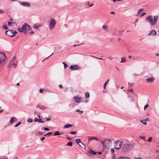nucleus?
Instances as JSON below:
<instances>
[{
    "label": "nucleus",
    "instance_id": "c03bdc74",
    "mask_svg": "<svg viewBox=\"0 0 159 159\" xmlns=\"http://www.w3.org/2000/svg\"><path fill=\"white\" fill-rule=\"evenodd\" d=\"M39 120L37 118H34V121L35 122H38Z\"/></svg>",
    "mask_w": 159,
    "mask_h": 159
},
{
    "label": "nucleus",
    "instance_id": "2eb2a0df",
    "mask_svg": "<svg viewBox=\"0 0 159 159\" xmlns=\"http://www.w3.org/2000/svg\"><path fill=\"white\" fill-rule=\"evenodd\" d=\"M157 34L156 32L154 30H152L150 33H149L148 36H155Z\"/></svg>",
    "mask_w": 159,
    "mask_h": 159
},
{
    "label": "nucleus",
    "instance_id": "1a4fd4ad",
    "mask_svg": "<svg viewBox=\"0 0 159 159\" xmlns=\"http://www.w3.org/2000/svg\"><path fill=\"white\" fill-rule=\"evenodd\" d=\"M7 57L5 54L3 52H0V59L3 60V61H5L7 59Z\"/></svg>",
    "mask_w": 159,
    "mask_h": 159
},
{
    "label": "nucleus",
    "instance_id": "e2e57ef3",
    "mask_svg": "<svg viewBox=\"0 0 159 159\" xmlns=\"http://www.w3.org/2000/svg\"><path fill=\"white\" fill-rule=\"evenodd\" d=\"M45 137H43L41 138V141H43V139H45Z\"/></svg>",
    "mask_w": 159,
    "mask_h": 159
},
{
    "label": "nucleus",
    "instance_id": "de8ad7c7",
    "mask_svg": "<svg viewBox=\"0 0 159 159\" xmlns=\"http://www.w3.org/2000/svg\"><path fill=\"white\" fill-rule=\"evenodd\" d=\"M53 54V53H52L48 57H46V58H45L42 61V62L43 61L45 60H46L47 59H48V58L49 57L51 56Z\"/></svg>",
    "mask_w": 159,
    "mask_h": 159
},
{
    "label": "nucleus",
    "instance_id": "f3484780",
    "mask_svg": "<svg viewBox=\"0 0 159 159\" xmlns=\"http://www.w3.org/2000/svg\"><path fill=\"white\" fill-rule=\"evenodd\" d=\"M102 29L106 32H107L108 31V27L107 25H104L102 26Z\"/></svg>",
    "mask_w": 159,
    "mask_h": 159
},
{
    "label": "nucleus",
    "instance_id": "f03ea898",
    "mask_svg": "<svg viewBox=\"0 0 159 159\" xmlns=\"http://www.w3.org/2000/svg\"><path fill=\"white\" fill-rule=\"evenodd\" d=\"M104 149L107 150L110 148L111 144V141L109 139H106L103 141H101Z\"/></svg>",
    "mask_w": 159,
    "mask_h": 159
},
{
    "label": "nucleus",
    "instance_id": "3c124183",
    "mask_svg": "<svg viewBox=\"0 0 159 159\" xmlns=\"http://www.w3.org/2000/svg\"><path fill=\"white\" fill-rule=\"evenodd\" d=\"M111 152L112 153H113L115 152V150L113 148H111Z\"/></svg>",
    "mask_w": 159,
    "mask_h": 159
},
{
    "label": "nucleus",
    "instance_id": "9b49d317",
    "mask_svg": "<svg viewBox=\"0 0 159 159\" xmlns=\"http://www.w3.org/2000/svg\"><path fill=\"white\" fill-rule=\"evenodd\" d=\"M155 78L153 77H150L147 78L146 81L148 83H152L155 80Z\"/></svg>",
    "mask_w": 159,
    "mask_h": 159
},
{
    "label": "nucleus",
    "instance_id": "2f4dec72",
    "mask_svg": "<svg viewBox=\"0 0 159 159\" xmlns=\"http://www.w3.org/2000/svg\"><path fill=\"white\" fill-rule=\"evenodd\" d=\"M75 111L79 112L80 114H81L83 113V111H80L79 109H77Z\"/></svg>",
    "mask_w": 159,
    "mask_h": 159
},
{
    "label": "nucleus",
    "instance_id": "052dcab7",
    "mask_svg": "<svg viewBox=\"0 0 159 159\" xmlns=\"http://www.w3.org/2000/svg\"><path fill=\"white\" fill-rule=\"evenodd\" d=\"M52 134V132H48L47 133V134Z\"/></svg>",
    "mask_w": 159,
    "mask_h": 159
},
{
    "label": "nucleus",
    "instance_id": "49530a36",
    "mask_svg": "<svg viewBox=\"0 0 159 159\" xmlns=\"http://www.w3.org/2000/svg\"><path fill=\"white\" fill-rule=\"evenodd\" d=\"M38 122L40 123H43L44 122V121L43 120H41V119L40 120L39 119V120Z\"/></svg>",
    "mask_w": 159,
    "mask_h": 159
},
{
    "label": "nucleus",
    "instance_id": "a19ab883",
    "mask_svg": "<svg viewBox=\"0 0 159 159\" xmlns=\"http://www.w3.org/2000/svg\"><path fill=\"white\" fill-rule=\"evenodd\" d=\"M139 138L141 139H142L145 140V137L144 136H142L140 135L139 136Z\"/></svg>",
    "mask_w": 159,
    "mask_h": 159
},
{
    "label": "nucleus",
    "instance_id": "c756f323",
    "mask_svg": "<svg viewBox=\"0 0 159 159\" xmlns=\"http://www.w3.org/2000/svg\"><path fill=\"white\" fill-rule=\"evenodd\" d=\"M2 27L3 28V29L4 30H6L8 29V28H7V26L5 25H2Z\"/></svg>",
    "mask_w": 159,
    "mask_h": 159
},
{
    "label": "nucleus",
    "instance_id": "58836bf2",
    "mask_svg": "<svg viewBox=\"0 0 159 159\" xmlns=\"http://www.w3.org/2000/svg\"><path fill=\"white\" fill-rule=\"evenodd\" d=\"M141 122L144 125H146V122L145 120H142L141 121Z\"/></svg>",
    "mask_w": 159,
    "mask_h": 159
},
{
    "label": "nucleus",
    "instance_id": "6e6552de",
    "mask_svg": "<svg viewBox=\"0 0 159 159\" xmlns=\"http://www.w3.org/2000/svg\"><path fill=\"white\" fill-rule=\"evenodd\" d=\"M19 3L24 7H30L31 4L28 2H19Z\"/></svg>",
    "mask_w": 159,
    "mask_h": 159
},
{
    "label": "nucleus",
    "instance_id": "4c0bfd02",
    "mask_svg": "<svg viewBox=\"0 0 159 159\" xmlns=\"http://www.w3.org/2000/svg\"><path fill=\"white\" fill-rule=\"evenodd\" d=\"M152 137H149L148 139V141L149 142H151L152 140Z\"/></svg>",
    "mask_w": 159,
    "mask_h": 159
},
{
    "label": "nucleus",
    "instance_id": "c85d7f7f",
    "mask_svg": "<svg viewBox=\"0 0 159 159\" xmlns=\"http://www.w3.org/2000/svg\"><path fill=\"white\" fill-rule=\"evenodd\" d=\"M39 108L41 109H46L47 108V107H45L43 106H40L39 107Z\"/></svg>",
    "mask_w": 159,
    "mask_h": 159
},
{
    "label": "nucleus",
    "instance_id": "774afa93",
    "mask_svg": "<svg viewBox=\"0 0 159 159\" xmlns=\"http://www.w3.org/2000/svg\"><path fill=\"white\" fill-rule=\"evenodd\" d=\"M89 2H87L85 3L86 5H89Z\"/></svg>",
    "mask_w": 159,
    "mask_h": 159
},
{
    "label": "nucleus",
    "instance_id": "ea45409f",
    "mask_svg": "<svg viewBox=\"0 0 159 159\" xmlns=\"http://www.w3.org/2000/svg\"><path fill=\"white\" fill-rule=\"evenodd\" d=\"M128 91L129 92H131V93H132L133 92V89H129L128 90Z\"/></svg>",
    "mask_w": 159,
    "mask_h": 159
},
{
    "label": "nucleus",
    "instance_id": "c9c22d12",
    "mask_svg": "<svg viewBox=\"0 0 159 159\" xmlns=\"http://www.w3.org/2000/svg\"><path fill=\"white\" fill-rule=\"evenodd\" d=\"M149 106V104L148 103H147L144 107V110H145V109L147 108Z\"/></svg>",
    "mask_w": 159,
    "mask_h": 159
},
{
    "label": "nucleus",
    "instance_id": "338daca9",
    "mask_svg": "<svg viewBox=\"0 0 159 159\" xmlns=\"http://www.w3.org/2000/svg\"><path fill=\"white\" fill-rule=\"evenodd\" d=\"M111 14H115V12L114 11H111Z\"/></svg>",
    "mask_w": 159,
    "mask_h": 159
},
{
    "label": "nucleus",
    "instance_id": "13d9d810",
    "mask_svg": "<svg viewBox=\"0 0 159 159\" xmlns=\"http://www.w3.org/2000/svg\"><path fill=\"white\" fill-rule=\"evenodd\" d=\"M112 34H113V36H115V35H118L116 34V33H115V32H113L112 33Z\"/></svg>",
    "mask_w": 159,
    "mask_h": 159
},
{
    "label": "nucleus",
    "instance_id": "b1692460",
    "mask_svg": "<svg viewBox=\"0 0 159 159\" xmlns=\"http://www.w3.org/2000/svg\"><path fill=\"white\" fill-rule=\"evenodd\" d=\"M15 118V117H12L11 119L10 120V123L11 124H13L14 122V120H13V119Z\"/></svg>",
    "mask_w": 159,
    "mask_h": 159
},
{
    "label": "nucleus",
    "instance_id": "5701e85b",
    "mask_svg": "<svg viewBox=\"0 0 159 159\" xmlns=\"http://www.w3.org/2000/svg\"><path fill=\"white\" fill-rule=\"evenodd\" d=\"M60 134V133L58 131H56L53 134V135L55 136V135H59Z\"/></svg>",
    "mask_w": 159,
    "mask_h": 159
},
{
    "label": "nucleus",
    "instance_id": "6ab92c4d",
    "mask_svg": "<svg viewBox=\"0 0 159 159\" xmlns=\"http://www.w3.org/2000/svg\"><path fill=\"white\" fill-rule=\"evenodd\" d=\"M72 125H70V124H68L64 125V128L65 129L68 128L70 127H72Z\"/></svg>",
    "mask_w": 159,
    "mask_h": 159
},
{
    "label": "nucleus",
    "instance_id": "6e6d98bb",
    "mask_svg": "<svg viewBox=\"0 0 159 159\" xmlns=\"http://www.w3.org/2000/svg\"><path fill=\"white\" fill-rule=\"evenodd\" d=\"M94 5V4L93 3H92V4H89V7H92Z\"/></svg>",
    "mask_w": 159,
    "mask_h": 159
},
{
    "label": "nucleus",
    "instance_id": "423d86ee",
    "mask_svg": "<svg viewBox=\"0 0 159 159\" xmlns=\"http://www.w3.org/2000/svg\"><path fill=\"white\" fill-rule=\"evenodd\" d=\"M123 143V141L118 140L115 142L114 143L115 148L116 149H119L120 148Z\"/></svg>",
    "mask_w": 159,
    "mask_h": 159
},
{
    "label": "nucleus",
    "instance_id": "f8f14e48",
    "mask_svg": "<svg viewBox=\"0 0 159 159\" xmlns=\"http://www.w3.org/2000/svg\"><path fill=\"white\" fill-rule=\"evenodd\" d=\"M13 31L11 30H8L5 31V34L10 37H12L14 35V34H12Z\"/></svg>",
    "mask_w": 159,
    "mask_h": 159
},
{
    "label": "nucleus",
    "instance_id": "ddd939ff",
    "mask_svg": "<svg viewBox=\"0 0 159 159\" xmlns=\"http://www.w3.org/2000/svg\"><path fill=\"white\" fill-rule=\"evenodd\" d=\"M75 141L80 146H81V145L79 144V143H80L84 146V147L85 149L86 148V146H85V145H84V143H83L82 142H81L80 139H76L75 140Z\"/></svg>",
    "mask_w": 159,
    "mask_h": 159
},
{
    "label": "nucleus",
    "instance_id": "bb28decb",
    "mask_svg": "<svg viewBox=\"0 0 159 159\" xmlns=\"http://www.w3.org/2000/svg\"><path fill=\"white\" fill-rule=\"evenodd\" d=\"M109 79H108L104 83V87H103V88L104 89H105V88H106V85H107V84L108 81H109Z\"/></svg>",
    "mask_w": 159,
    "mask_h": 159
},
{
    "label": "nucleus",
    "instance_id": "20e7f679",
    "mask_svg": "<svg viewBox=\"0 0 159 159\" xmlns=\"http://www.w3.org/2000/svg\"><path fill=\"white\" fill-rule=\"evenodd\" d=\"M31 29L30 26L27 23L23 24L21 28L20 27L18 28V30L20 32H25V33L27 32V31H29Z\"/></svg>",
    "mask_w": 159,
    "mask_h": 159
},
{
    "label": "nucleus",
    "instance_id": "473e14b6",
    "mask_svg": "<svg viewBox=\"0 0 159 159\" xmlns=\"http://www.w3.org/2000/svg\"><path fill=\"white\" fill-rule=\"evenodd\" d=\"M21 124V123L20 122H19L17 124H16L15 126V127H17L19 125H20Z\"/></svg>",
    "mask_w": 159,
    "mask_h": 159
},
{
    "label": "nucleus",
    "instance_id": "7c9ffc66",
    "mask_svg": "<svg viewBox=\"0 0 159 159\" xmlns=\"http://www.w3.org/2000/svg\"><path fill=\"white\" fill-rule=\"evenodd\" d=\"M62 63L64 64V68L65 69H66V67L68 66V65H67V64L65 62H62Z\"/></svg>",
    "mask_w": 159,
    "mask_h": 159
},
{
    "label": "nucleus",
    "instance_id": "393cba45",
    "mask_svg": "<svg viewBox=\"0 0 159 159\" xmlns=\"http://www.w3.org/2000/svg\"><path fill=\"white\" fill-rule=\"evenodd\" d=\"M85 97L86 98H88L89 97L90 94L89 93H88V92L86 93H85Z\"/></svg>",
    "mask_w": 159,
    "mask_h": 159
},
{
    "label": "nucleus",
    "instance_id": "79ce46f5",
    "mask_svg": "<svg viewBox=\"0 0 159 159\" xmlns=\"http://www.w3.org/2000/svg\"><path fill=\"white\" fill-rule=\"evenodd\" d=\"M15 61H13L12 62V65H13L14 66H15L16 65L17 63L16 62H15Z\"/></svg>",
    "mask_w": 159,
    "mask_h": 159
},
{
    "label": "nucleus",
    "instance_id": "37998d69",
    "mask_svg": "<svg viewBox=\"0 0 159 159\" xmlns=\"http://www.w3.org/2000/svg\"><path fill=\"white\" fill-rule=\"evenodd\" d=\"M77 133V131H71L70 133L71 134H75Z\"/></svg>",
    "mask_w": 159,
    "mask_h": 159
},
{
    "label": "nucleus",
    "instance_id": "39448f33",
    "mask_svg": "<svg viewBox=\"0 0 159 159\" xmlns=\"http://www.w3.org/2000/svg\"><path fill=\"white\" fill-rule=\"evenodd\" d=\"M56 22L54 18H51L49 21V29L50 30L53 29L55 26Z\"/></svg>",
    "mask_w": 159,
    "mask_h": 159
},
{
    "label": "nucleus",
    "instance_id": "864d4df0",
    "mask_svg": "<svg viewBox=\"0 0 159 159\" xmlns=\"http://www.w3.org/2000/svg\"><path fill=\"white\" fill-rule=\"evenodd\" d=\"M145 14H146V13L144 12L140 15V16H143L144 15H145Z\"/></svg>",
    "mask_w": 159,
    "mask_h": 159
},
{
    "label": "nucleus",
    "instance_id": "0e129e2a",
    "mask_svg": "<svg viewBox=\"0 0 159 159\" xmlns=\"http://www.w3.org/2000/svg\"><path fill=\"white\" fill-rule=\"evenodd\" d=\"M135 159H143L140 157H137V158H136Z\"/></svg>",
    "mask_w": 159,
    "mask_h": 159
},
{
    "label": "nucleus",
    "instance_id": "4468645a",
    "mask_svg": "<svg viewBox=\"0 0 159 159\" xmlns=\"http://www.w3.org/2000/svg\"><path fill=\"white\" fill-rule=\"evenodd\" d=\"M16 59V57H13V58L10 61L7 67L8 68L11 67L12 65V62L13 61H15Z\"/></svg>",
    "mask_w": 159,
    "mask_h": 159
},
{
    "label": "nucleus",
    "instance_id": "69168bd1",
    "mask_svg": "<svg viewBox=\"0 0 159 159\" xmlns=\"http://www.w3.org/2000/svg\"><path fill=\"white\" fill-rule=\"evenodd\" d=\"M34 32L32 31H31V32L30 33V34H34Z\"/></svg>",
    "mask_w": 159,
    "mask_h": 159
},
{
    "label": "nucleus",
    "instance_id": "603ef678",
    "mask_svg": "<svg viewBox=\"0 0 159 159\" xmlns=\"http://www.w3.org/2000/svg\"><path fill=\"white\" fill-rule=\"evenodd\" d=\"M59 87L61 89H63V86L62 84H60L59 85Z\"/></svg>",
    "mask_w": 159,
    "mask_h": 159
},
{
    "label": "nucleus",
    "instance_id": "09e8293b",
    "mask_svg": "<svg viewBox=\"0 0 159 159\" xmlns=\"http://www.w3.org/2000/svg\"><path fill=\"white\" fill-rule=\"evenodd\" d=\"M43 89H40L39 90V92L40 93H43Z\"/></svg>",
    "mask_w": 159,
    "mask_h": 159
},
{
    "label": "nucleus",
    "instance_id": "72a5a7b5",
    "mask_svg": "<svg viewBox=\"0 0 159 159\" xmlns=\"http://www.w3.org/2000/svg\"><path fill=\"white\" fill-rule=\"evenodd\" d=\"M27 121L29 123L33 121V120L31 118H30L27 120Z\"/></svg>",
    "mask_w": 159,
    "mask_h": 159
},
{
    "label": "nucleus",
    "instance_id": "a18cd8bd",
    "mask_svg": "<svg viewBox=\"0 0 159 159\" xmlns=\"http://www.w3.org/2000/svg\"><path fill=\"white\" fill-rule=\"evenodd\" d=\"M43 129L45 131H49V129L47 127L44 128Z\"/></svg>",
    "mask_w": 159,
    "mask_h": 159
},
{
    "label": "nucleus",
    "instance_id": "f257e3e1",
    "mask_svg": "<svg viewBox=\"0 0 159 159\" xmlns=\"http://www.w3.org/2000/svg\"><path fill=\"white\" fill-rule=\"evenodd\" d=\"M158 17L157 16H155L153 17H153L152 16H148L146 19L147 20L148 22L150 25L152 26L155 25L157 21Z\"/></svg>",
    "mask_w": 159,
    "mask_h": 159
},
{
    "label": "nucleus",
    "instance_id": "7ed1b4c3",
    "mask_svg": "<svg viewBox=\"0 0 159 159\" xmlns=\"http://www.w3.org/2000/svg\"><path fill=\"white\" fill-rule=\"evenodd\" d=\"M134 145L133 143L124 144L122 148V150L125 152H128L134 148Z\"/></svg>",
    "mask_w": 159,
    "mask_h": 159
},
{
    "label": "nucleus",
    "instance_id": "dca6fc26",
    "mask_svg": "<svg viewBox=\"0 0 159 159\" xmlns=\"http://www.w3.org/2000/svg\"><path fill=\"white\" fill-rule=\"evenodd\" d=\"M88 139L89 141L93 139H95L97 140H99V139L98 138L95 137L89 136L88 137Z\"/></svg>",
    "mask_w": 159,
    "mask_h": 159
},
{
    "label": "nucleus",
    "instance_id": "bf43d9fd",
    "mask_svg": "<svg viewBox=\"0 0 159 159\" xmlns=\"http://www.w3.org/2000/svg\"><path fill=\"white\" fill-rule=\"evenodd\" d=\"M82 44V43H81V44H77V45H75H75H74V47H75V46H79V45H81V44Z\"/></svg>",
    "mask_w": 159,
    "mask_h": 159
},
{
    "label": "nucleus",
    "instance_id": "680f3d73",
    "mask_svg": "<svg viewBox=\"0 0 159 159\" xmlns=\"http://www.w3.org/2000/svg\"><path fill=\"white\" fill-rule=\"evenodd\" d=\"M16 33H17V32L16 31H14V32L13 31L12 34H14V35Z\"/></svg>",
    "mask_w": 159,
    "mask_h": 159
},
{
    "label": "nucleus",
    "instance_id": "4d7b16f0",
    "mask_svg": "<svg viewBox=\"0 0 159 159\" xmlns=\"http://www.w3.org/2000/svg\"><path fill=\"white\" fill-rule=\"evenodd\" d=\"M92 57H93V56H92ZM95 57V58H97V59H101V60L102 59V58H98L97 57Z\"/></svg>",
    "mask_w": 159,
    "mask_h": 159
},
{
    "label": "nucleus",
    "instance_id": "9d476101",
    "mask_svg": "<svg viewBox=\"0 0 159 159\" xmlns=\"http://www.w3.org/2000/svg\"><path fill=\"white\" fill-rule=\"evenodd\" d=\"M73 99L76 102L80 103L81 102V97L78 96H75L73 98Z\"/></svg>",
    "mask_w": 159,
    "mask_h": 159
},
{
    "label": "nucleus",
    "instance_id": "a878e982",
    "mask_svg": "<svg viewBox=\"0 0 159 159\" xmlns=\"http://www.w3.org/2000/svg\"><path fill=\"white\" fill-rule=\"evenodd\" d=\"M73 145V143L71 142H69L67 143L66 145L70 146H72Z\"/></svg>",
    "mask_w": 159,
    "mask_h": 159
},
{
    "label": "nucleus",
    "instance_id": "8fccbe9b",
    "mask_svg": "<svg viewBox=\"0 0 159 159\" xmlns=\"http://www.w3.org/2000/svg\"><path fill=\"white\" fill-rule=\"evenodd\" d=\"M4 12V11L2 10H0V13L2 14Z\"/></svg>",
    "mask_w": 159,
    "mask_h": 159
},
{
    "label": "nucleus",
    "instance_id": "412c9836",
    "mask_svg": "<svg viewBox=\"0 0 159 159\" xmlns=\"http://www.w3.org/2000/svg\"><path fill=\"white\" fill-rule=\"evenodd\" d=\"M5 63V61H3V60H0V66L1 67L3 66Z\"/></svg>",
    "mask_w": 159,
    "mask_h": 159
},
{
    "label": "nucleus",
    "instance_id": "e433bc0d",
    "mask_svg": "<svg viewBox=\"0 0 159 159\" xmlns=\"http://www.w3.org/2000/svg\"><path fill=\"white\" fill-rule=\"evenodd\" d=\"M96 155H101L102 154V152H96Z\"/></svg>",
    "mask_w": 159,
    "mask_h": 159
},
{
    "label": "nucleus",
    "instance_id": "4be33fe9",
    "mask_svg": "<svg viewBox=\"0 0 159 159\" xmlns=\"http://www.w3.org/2000/svg\"><path fill=\"white\" fill-rule=\"evenodd\" d=\"M16 24V22H8L7 23V25L8 26H11L12 24Z\"/></svg>",
    "mask_w": 159,
    "mask_h": 159
},
{
    "label": "nucleus",
    "instance_id": "a211bd4d",
    "mask_svg": "<svg viewBox=\"0 0 159 159\" xmlns=\"http://www.w3.org/2000/svg\"><path fill=\"white\" fill-rule=\"evenodd\" d=\"M42 26L41 25H39V24H35L34 26L33 27L36 29H38V28L41 27Z\"/></svg>",
    "mask_w": 159,
    "mask_h": 159
},
{
    "label": "nucleus",
    "instance_id": "cd10ccee",
    "mask_svg": "<svg viewBox=\"0 0 159 159\" xmlns=\"http://www.w3.org/2000/svg\"><path fill=\"white\" fill-rule=\"evenodd\" d=\"M126 61V59L123 57L121 58V61L120 62H124Z\"/></svg>",
    "mask_w": 159,
    "mask_h": 159
},
{
    "label": "nucleus",
    "instance_id": "f704fd0d",
    "mask_svg": "<svg viewBox=\"0 0 159 159\" xmlns=\"http://www.w3.org/2000/svg\"><path fill=\"white\" fill-rule=\"evenodd\" d=\"M143 9L141 8V9H139L137 13V15H138V14H139L140 12L142 11H143Z\"/></svg>",
    "mask_w": 159,
    "mask_h": 159
},
{
    "label": "nucleus",
    "instance_id": "0eeeda50",
    "mask_svg": "<svg viewBox=\"0 0 159 159\" xmlns=\"http://www.w3.org/2000/svg\"><path fill=\"white\" fill-rule=\"evenodd\" d=\"M70 68L72 70H79L80 69V67L78 65H75L70 66Z\"/></svg>",
    "mask_w": 159,
    "mask_h": 159
},
{
    "label": "nucleus",
    "instance_id": "aec40b11",
    "mask_svg": "<svg viewBox=\"0 0 159 159\" xmlns=\"http://www.w3.org/2000/svg\"><path fill=\"white\" fill-rule=\"evenodd\" d=\"M89 152V154H92V155H96V152H95L94 151H93L92 150H90Z\"/></svg>",
    "mask_w": 159,
    "mask_h": 159
},
{
    "label": "nucleus",
    "instance_id": "5fc2aeb1",
    "mask_svg": "<svg viewBox=\"0 0 159 159\" xmlns=\"http://www.w3.org/2000/svg\"><path fill=\"white\" fill-rule=\"evenodd\" d=\"M51 120V119L50 118H47L46 119V120L47 121H49L50 120Z\"/></svg>",
    "mask_w": 159,
    "mask_h": 159
}]
</instances>
